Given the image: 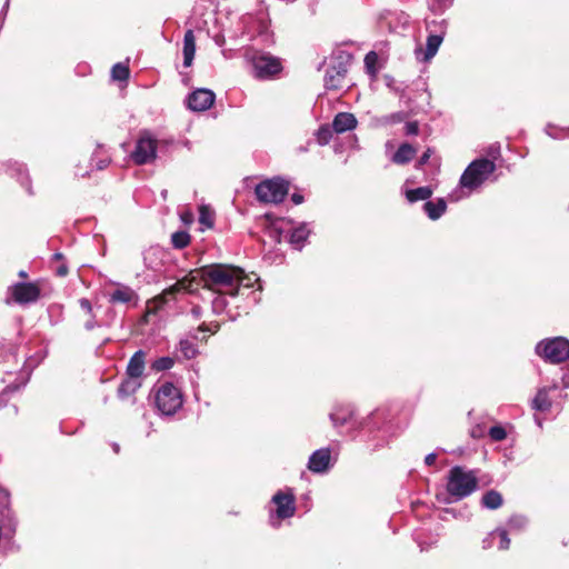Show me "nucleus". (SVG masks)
Instances as JSON below:
<instances>
[{
  "mask_svg": "<svg viewBox=\"0 0 569 569\" xmlns=\"http://www.w3.org/2000/svg\"><path fill=\"white\" fill-rule=\"evenodd\" d=\"M271 237L279 243L281 241V231L279 229H274L271 231Z\"/></svg>",
  "mask_w": 569,
  "mask_h": 569,
  "instance_id": "nucleus-49",
  "label": "nucleus"
},
{
  "mask_svg": "<svg viewBox=\"0 0 569 569\" xmlns=\"http://www.w3.org/2000/svg\"><path fill=\"white\" fill-rule=\"evenodd\" d=\"M11 298L19 305L36 302L41 295L40 287L36 282H18L10 287Z\"/></svg>",
  "mask_w": 569,
  "mask_h": 569,
  "instance_id": "nucleus-10",
  "label": "nucleus"
},
{
  "mask_svg": "<svg viewBox=\"0 0 569 569\" xmlns=\"http://www.w3.org/2000/svg\"><path fill=\"white\" fill-rule=\"evenodd\" d=\"M550 389L551 388L545 387L538 390V392L536 393L535 398L531 401V408L533 410L541 412L550 410L552 406V402L549 397Z\"/></svg>",
  "mask_w": 569,
  "mask_h": 569,
  "instance_id": "nucleus-21",
  "label": "nucleus"
},
{
  "mask_svg": "<svg viewBox=\"0 0 569 569\" xmlns=\"http://www.w3.org/2000/svg\"><path fill=\"white\" fill-rule=\"evenodd\" d=\"M498 536L500 538L499 549L500 550H508L510 548V539L508 536V531L502 528H498L495 531L489 533V538H493V536Z\"/></svg>",
  "mask_w": 569,
  "mask_h": 569,
  "instance_id": "nucleus-32",
  "label": "nucleus"
},
{
  "mask_svg": "<svg viewBox=\"0 0 569 569\" xmlns=\"http://www.w3.org/2000/svg\"><path fill=\"white\" fill-rule=\"evenodd\" d=\"M406 134L417 136L419 133V124L417 121L407 122L405 126Z\"/></svg>",
  "mask_w": 569,
  "mask_h": 569,
  "instance_id": "nucleus-39",
  "label": "nucleus"
},
{
  "mask_svg": "<svg viewBox=\"0 0 569 569\" xmlns=\"http://www.w3.org/2000/svg\"><path fill=\"white\" fill-rule=\"evenodd\" d=\"M481 505L489 510L499 509L503 505L502 495L495 489L488 490L481 498Z\"/></svg>",
  "mask_w": 569,
  "mask_h": 569,
  "instance_id": "nucleus-24",
  "label": "nucleus"
},
{
  "mask_svg": "<svg viewBox=\"0 0 569 569\" xmlns=\"http://www.w3.org/2000/svg\"><path fill=\"white\" fill-rule=\"evenodd\" d=\"M199 222L207 228H212L214 224V214L208 206H201L199 208Z\"/></svg>",
  "mask_w": 569,
  "mask_h": 569,
  "instance_id": "nucleus-30",
  "label": "nucleus"
},
{
  "mask_svg": "<svg viewBox=\"0 0 569 569\" xmlns=\"http://www.w3.org/2000/svg\"><path fill=\"white\" fill-rule=\"evenodd\" d=\"M198 331H201V332L211 331V327L209 325H207L206 322H203L198 327Z\"/></svg>",
  "mask_w": 569,
  "mask_h": 569,
  "instance_id": "nucleus-51",
  "label": "nucleus"
},
{
  "mask_svg": "<svg viewBox=\"0 0 569 569\" xmlns=\"http://www.w3.org/2000/svg\"><path fill=\"white\" fill-rule=\"evenodd\" d=\"M332 138V131L329 127H320L317 131V140L319 144H327Z\"/></svg>",
  "mask_w": 569,
  "mask_h": 569,
  "instance_id": "nucleus-36",
  "label": "nucleus"
},
{
  "mask_svg": "<svg viewBox=\"0 0 569 569\" xmlns=\"http://www.w3.org/2000/svg\"><path fill=\"white\" fill-rule=\"evenodd\" d=\"M182 53L183 67H191L196 53V38L191 29L187 30L184 33Z\"/></svg>",
  "mask_w": 569,
  "mask_h": 569,
  "instance_id": "nucleus-18",
  "label": "nucleus"
},
{
  "mask_svg": "<svg viewBox=\"0 0 569 569\" xmlns=\"http://www.w3.org/2000/svg\"><path fill=\"white\" fill-rule=\"evenodd\" d=\"M416 153L417 149L412 144L405 142L399 146L391 160L396 164H407L415 158Z\"/></svg>",
  "mask_w": 569,
  "mask_h": 569,
  "instance_id": "nucleus-20",
  "label": "nucleus"
},
{
  "mask_svg": "<svg viewBox=\"0 0 569 569\" xmlns=\"http://www.w3.org/2000/svg\"><path fill=\"white\" fill-rule=\"evenodd\" d=\"M194 276L202 283V288L212 290L219 295L234 297L244 279L241 268L231 264H208L193 271Z\"/></svg>",
  "mask_w": 569,
  "mask_h": 569,
  "instance_id": "nucleus-1",
  "label": "nucleus"
},
{
  "mask_svg": "<svg viewBox=\"0 0 569 569\" xmlns=\"http://www.w3.org/2000/svg\"><path fill=\"white\" fill-rule=\"evenodd\" d=\"M192 312L198 317L200 315V308L199 307H194L192 309Z\"/></svg>",
  "mask_w": 569,
  "mask_h": 569,
  "instance_id": "nucleus-55",
  "label": "nucleus"
},
{
  "mask_svg": "<svg viewBox=\"0 0 569 569\" xmlns=\"http://www.w3.org/2000/svg\"><path fill=\"white\" fill-rule=\"evenodd\" d=\"M536 351L546 361L560 363L569 358V341L562 337L541 341L537 345Z\"/></svg>",
  "mask_w": 569,
  "mask_h": 569,
  "instance_id": "nucleus-5",
  "label": "nucleus"
},
{
  "mask_svg": "<svg viewBox=\"0 0 569 569\" xmlns=\"http://www.w3.org/2000/svg\"><path fill=\"white\" fill-rule=\"evenodd\" d=\"M130 73H111L112 81L126 82L129 79Z\"/></svg>",
  "mask_w": 569,
  "mask_h": 569,
  "instance_id": "nucleus-44",
  "label": "nucleus"
},
{
  "mask_svg": "<svg viewBox=\"0 0 569 569\" xmlns=\"http://www.w3.org/2000/svg\"><path fill=\"white\" fill-rule=\"evenodd\" d=\"M331 461V451L329 448L316 450L309 458L308 469L316 473L325 472L329 469Z\"/></svg>",
  "mask_w": 569,
  "mask_h": 569,
  "instance_id": "nucleus-15",
  "label": "nucleus"
},
{
  "mask_svg": "<svg viewBox=\"0 0 569 569\" xmlns=\"http://www.w3.org/2000/svg\"><path fill=\"white\" fill-rule=\"evenodd\" d=\"M174 365V360L171 357H161L156 359L151 363V369L156 372L164 371L172 368Z\"/></svg>",
  "mask_w": 569,
  "mask_h": 569,
  "instance_id": "nucleus-31",
  "label": "nucleus"
},
{
  "mask_svg": "<svg viewBox=\"0 0 569 569\" xmlns=\"http://www.w3.org/2000/svg\"><path fill=\"white\" fill-rule=\"evenodd\" d=\"M200 287V280L194 276L193 271H191L188 276L178 280L176 283L164 289L162 293L156 298V301L160 303H166L167 301L174 299L178 293L188 292L194 293L198 291Z\"/></svg>",
  "mask_w": 569,
  "mask_h": 569,
  "instance_id": "nucleus-8",
  "label": "nucleus"
},
{
  "mask_svg": "<svg viewBox=\"0 0 569 569\" xmlns=\"http://www.w3.org/2000/svg\"><path fill=\"white\" fill-rule=\"evenodd\" d=\"M80 305L81 307L87 311V312H91V303L88 299H81L80 300Z\"/></svg>",
  "mask_w": 569,
  "mask_h": 569,
  "instance_id": "nucleus-48",
  "label": "nucleus"
},
{
  "mask_svg": "<svg viewBox=\"0 0 569 569\" xmlns=\"http://www.w3.org/2000/svg\"><path fill=\"white\" fill-rule=\"evenodd\" d=\"M353 54L343 47H337L329 57L328 66L332 71H347L353 67Z\"/></svg>",
  "mask_w": 569,
  "mask_h": 569,
  "instance_id": "nucleus-13",
  "label": "nucleus"
},
{
  "mask_svg": "<svg viewBox=\"0 0 569 569\" xmlns=\"http://www.w3.org/2000/svg\"><path fill=\"white\" fill-rule=\"evenodd\" d=\"M308 236L309 230L306 228V226H300L291 231L289 242L295 248L300 249L305 244Z\"/></svg>",
  "mask_w": 569,
  "mask_h": 569,
  "instance_id": "nucleus-27",
  "label": "nucleus"
},
{
  "mask_svg": "<svg viewBox=\"0 0 569 569\" xmlns=\"http://www.w3.org/2000/svg\"><path fill=\"white\" fill-rule=\"evenodd\" d=\"M477 435H478V431H472V433H471L472 437H477Z\"/></svg>",
  "mask_w": 569,
  "mask_h": 569,
  "instance_id": "nucleus-58",
  "label": "nucleus"
},
{
  "mask_svg": "<svg viewBox=\"0 0 569 569\" xmlns=\"http://www.w3.org/2000/svg\"><path fill=\"white\" fill-rule=\"evenodd\" d=\"M423 209L431 220L439 219L447 210V202L443 198L437 199L436 202L427 201Z\"/></svg>",
  "mask_w": 569,
  "mask_h": 569,
  "instance_id": "nucleus-23",
  "label": "nucleus"
},
{
  "mask_svg": "<svg viewBox=\"0 0 569 569\" xmlns=\"http://www.w3.org/2000/svg\"><path fill=\"white\" fill-rule=\"evenodd\" d=\"M273 74L274 73H262V72L256 73L257 78L260 80L271 79V76H273Z\"/></svg>",
  "mask_w": 569,
  "mask_h": 569,
  "instance_id": "nucleus-50",
  "label": "nucleus"
},
{
  "mask_svg": "<svg viewBox=\"0 0 569 569\" xmlns=\"http://www.w3.org/2000/svg\"><path fill=\"white\" fill-rule=\"evenodd\" d=\"M158 409L167 416H171L182 406L180 390L171 382L163 383L156 395Z\"/></svg>",
  "mask_w": 569,
  "mask_h": 569,
  "instance_id": "nucleus-6",
  "label": "nucleus"
},
{
  "mask_svg": "<svg viewBox=\"0 0 569 569\" xmlns=\"http://www.w3.org/2000/svg\"><path fill=\"white\" fill-rule=\"evenodd\" d=\"M242 34L247 36L249 40L256 37H264L268 34L270 19L267 13L259 12L258 14H244L240 19Z\"/></svg>",
  "mask_w": 569,
  "mask_h": 569,
  "instance_id": "nucleus-7",
  "label": "nucleus"
},
{
  "mask_svg": "<svg viewBox=\"0 0 569 569\" xmlns=\"http://www.w3.org/2000/svg\"><path fill=\"white\" fill-rule=\"evenodd\" d=\"M389 59V53L387 50H371L365 57V69L366 71H378L383 69Z\"/></svg>",
  "mask_w": 569,
  "mask_h": 569,
  "instance_id": "nucleus-16",
  "label": "nucleus"
},
{
  "mask_svg": "<svg viewBox=\"0 0 569 569\" xmlns=\"http://www.w3.org/2000/svg\"><path fill=\"white\" fill-rule=\"evenodd\" d=\"M291 200H292V202H293L295 204H300V203H302V202H303V196H302V194H300V193H293V194L291 196Z\"/></svg>",
  "mask_w": 569,
  "mask_h": 569,
  "instance_id": "nucleus-47",
  "label": "nucleus"
},
{
  "mask_svg": "<svg viewBox=\"0 0 569 569\" xmlns=\"http://www.w3.org/2000/svg\"><path fill=\"white\" fill-rule=\"evenodd\" d=\"M357 119L352 113L340 112L335 117L332 127L336 132L342 133L355 129L357 127Z\"/></svg>",
  "mask_w": 569,
  "mask_h": 569,
  "instance_id": "nucleus-19",
  "label": "nucleus"
},
{
  "mask_svg": "<svg viewBox=\"0 0 569 569\" xmlns=\"http://www.w3.org/2000/svg\"><path fill=\"white\" fill-rule=\"evenodd\" d=\"M436 460H437L436 453H429L425 458V462L427 466H433L436 463Z\"/></svg>",
  "mask_w": 569,
  "mask_h": 569,
  "instance_id": "nucleus-46",
  "label": "nucleus"
},
{
  "mask_svg": "<svg viewBox=\"0 0 569 569\" xmlns=\"http://www.w3.org/2000/svg\"><path fill=\"white\" fill-rule=\"evenodd\" d=\"M272 502L276 505V515L279 519H287L296 512V498L292 492L278 491L272 497Z\"/></svg>",
  "mask_w": 569,
  "mask_h": 569,
  "instance_id": "nucleus-12",
  "label": "nucleus"
},
{
  "mask_svg": "<svg viewBox=\"0 0 569 569\" xmlns=\"http://www.w3.org/2000/svg\"><path fill=\"white\" fill-rule=\"evenodd\" d=\"M446 488L455 500H461L477 490V475L472 470L468 471L463 467L455 466L449 470Z\"/></svg>",
  "mask_w": 569,
  "mask_h": 569,
  "instance_id": "nucleus-2",
  "label": "nucleus"
},
{
  "mask_svg": "<svg viewBox=\"0 0 569 569\" xmlns=\"http://www.w3.org/2000/svg\"><path fill=\"white\" fill-rule=\"evenodd\" d=\"M136 298L134 291L129 287H122L120 289H117L112 292L110 297V301L121 302V303H128L131 302Z\"/></svg>",
  "mask_w": 569,
  "mask_h": 569,
  "instance_id": "nucleus-28",
  "label": "nucleus"
},
{
  "mask_svg": "<svg viewBox=\"0 0 569 569\" xmlns=\"http://www.w3.org/2000/svg\"><path fill=\"white\" fill-rule=\"evenodd\" d=\"M443 33H445V31L441 30L439 33H431L428 36L426 59H430L437 53V51L443 40Z\"/></svg>",
  "mask_w": 569,
  "mask_h": 569,
  "instance_id": "nucleus-25",
  "label": "nucleus"
},
{
  "mask_svg": "<svg viewBox=\"0 0 569 569\" xmlns=\"http://www.w3.org/2000/svg\"><path fill=\"white\" fill-rule=\"evenodd\" d=\"M343 73H330L326 77L325 84L328 89H339L342 87Z\"/></svg>",
  "mask_w": 569,
  "mask_h": 569,
  "instance_id": "nucleus-35",
  "label": "nucleus"
},
{
  "mask_svg": "<svg viewBox=\"0 0 569 569\" xmlns=\"http://www.w3.org/2000/svg\"><path fill=\"white\" fill-rule=\"evenodd\" d=\"M214 102V94L207 89H198L193 91L188 98V106L194 111H204L209 109Z\"/></svg>",
  "mask_w": 569,
  "mask_h": 569,
  "instance_id": "nucleus-14",
  "label": "nucleus"
},
{
  "mask_svg": "<svg viewBox=\"0 0 569 569\" xmlns=\"http://www.w3.org/2000/svg\"><path fill=\"white\" fill-rule=\"evenodd\" d=\"M180 219L184 224H191L193 222V213L190 210H186L180 213Z\"/></svg>",
  "mask_w": 569,
  "mask_h": 569,
  "instance_id": "nucleus-43",
  "label": "nucleus"
},
{
  "mask_svg": "<svg viewBox=\"0 0 569 569\" xmlns=\"http://www.w3.org/2000/svg\"><path fill=\"white\" fill-rule=\"evenodd\" d=\"M432 196V189L430 187H419L406 191V198L409 202H416L419 200H428Z\"/></svg>",
  "mask_w": 569,
  "mask_h": 569,
  "instance_id": "nucleus-26",
  "label": "nucleus"
},
{
  "mask_svg": "<svg viewBox=\"0 0 569 569\" xmlns=\"http://www.w3.org/2000/svg\"><path fill=\"white\" fill-rule=\"evenodd\" d=\"M191 237L187 231H177L171 236V244L174 249H184L190 244Z\"/></svg>",
  "mask_w": 569,
  "mask_h": 569,
  "instance_id": "nucleus-29",
  "label": "nucleus"
},
{
  "mask_svg": "<svg viewBox=\"0 0 569 569\" xmlns=\"http://www.w3.org/2000/svg\"><path fill=\"white\" fill-rule=\"evenodd\" d=\"M158 141L150 137H141L131 153L134 163L141 166L156 159Z\"/></svg>",
  "mask_w": 569,
  "mask_h": 569,
  "instance_id": "nucleus-11",
  "label": "nucleus"
},
{
  "mask_svg": "<svg viewBox=\"0 0 569 569\" xmlns=\"http://www.w3.org/2000/svg\"><path fill=\"white\" fill-rule=\"evenodd\" d=\"M209 326L211 327V331H210L211 333H216L220 329V325L218 322H211V323H209Z\"/></svg>",
  "mask_w": 569,
  "mask_h": 569,
  "instance_id": "nucleus-52",
  "label": "nucleus"
},
{
  "mask_svg": "<svg viewBox=\"0 0 569 569\" xmlns=\"http://www.w3.org/2000/svg\"><path fill=\"white\" fill-rule=\"evenodd\" d=\"M110 71H130L129 59L114 63Z\"/></svg>",
  "mask_w": 569,
  "mask_h": 569,
  "instance_id": "nucleus-41",
  "label": "nucleus"
},
{
  "mask_svg": "<svg viewBox=\"0 0 569 569\" xmlns=\"http://www.w3.org/2000/svg\"><path fill=\"white\" fill-rule=\"evenodd\" d=\"M496 170L493 161L481 158L473 160L460 177V186L473 190L480 187Z\"/></svg>",
  "mask_w": 569,
  "mask_h": 569,
  "instance_id": "nucleus-3",
  "label": "nucleus"
},
{
  "mask_svg": "<svg viewBox=\"0 0 569 569\" xmlns=\"http://www.w3.org/2000/svg\"><path fill=\"white\" fill-rule=\"evenodd\" d=\"M63 259V254L60 252H57L52 256V260L54 261H61Z\"/></svg>",
  "mask_w": 569,
  "mask_h": 569,
  "instance_id": "nucleus-53",
  "label": "nucleus"
},
{
  "mask_svg": "<svg viewBox=\"0 0 569 569\" xmlns=\"http://www.w3.org/2000/svg\"><path fill=\"white\" fill-rule=\"evenodd\" d=\"M18 276H19L20 278H27V277H28L27 272H26V271H23V270L19 271Z\"/></svg>",
  "mask_w": 569,
  "mask_h": 569,
  "instance_id": "nucleus-54",
  "label": "nucleus"
},
{
  "mask_svg": "<svg viewBox=\"0 0 569 569\" xmlns=\"http://www.w3.org/2000/svg\"><path fill=\"white\" fill-rule=\"evenodd\" d=\"M477 435H478V431H472V433H471L472 437H477Z\"/></svg>",
  "mask_w": 569,
  "mask_h": 569,
  "instance_id": "nucleus-57",
  "label": "nucleus"
},
{
  "mask_svg": "<svg viewBox=\"0 0 569 569\" xmlns=\"http://www.w3.org/2000/svg\"><path fill=\"white\" fill-rule=\"evenodd\" d=\"M406 119V114L403 112H396L391 113L390 116L386 117V121L388 123H399L402 122Z\"/></svg>",
  "mask_w": 569,
  "mask_h": 569,
  "instance_id": "nucleus-40",
  "label": "nucleus"
},
{
  "mask_svg": "<svg viewBox=\"0 0 569 569\" xmlns=\"http://www.w3.org/2000/svg\"><path fill=\"white\" fill-rule=\"evenodd\" d=\"M141 387L139 378L128 377L124 379L118 388V396L121 399H128L132 397L137 390Z\"/></svg>",
  "mask_w": 569,
  "mask_h": 569,
  "instance_id": "nucleus-22",
  "label": "nucleus"
},
{
  "mask_svg": "<svg viewBox=\"0 0 569 569\" xmlns=\"http://www.w3.org/2000/svg\"><path fill=\"white\" fill-rule=\"evenodd\" d=\"M180 351L187 359H193L198 353L196 346L187 339L180 341Z\"/></svg>",
  "mask_w": 569,
  "mask_h": 569,
  "instance_id": "nucleus-33",
  "label": "nucleus"
},
{
  "mask_svg": "<svg viewBox=\"0 0 569 569\" xmlns=\"http://www.w3.org/2000/svg\"><path fill=\"white\" fill-rule=\"evenodd\" d=\"M69 273V268L66 263H61L56 269V274L58 277H66Z\"/></svg>",
  "mask_w": 569,
  "mask_h": 569,
  "instance_id": "nucleus-45",
  "label": "nucleus"
},
{
  "mask_svg": "<svg viewBox=\"0 0 569 569\" xmlns=\"http://www.w3.org/2000/svg\"><path fill=\"white\" fill-rule=\"evenodd\" d=\"M431 23H433V24H435V23H436V21L428 22V23H427V27H428V28H430V24H431Z\"/></svg>",
  "mask_w": 569,
  "mask_h": 569,
  "instance_id": "nucleus-59",
  "label": "nucleus"
},
{
  "mask_svg": "<svg viewBox=\"0 0 569 569\" xmlns=\"http://www.w3.org/2000/svg\"><path fill=\"white\" fill-rule=\"evenodd\" d=\"M289 192V182L282 178L266 179L254 189L257 199L263 203H280Z\"/></svg>",
  "mask_w": 569,
  "mask_h": 569,
  "instance_id": "nucleus-4",
  "label": "nucleus"
},
{
  "mask_svg": "<svg viewBox=\"0 0 569 569\" xmlns=\"http://www.w3.org/2000/svg\"><path fill=\"white\" fill-rule=\"evenodd\" d=\"M447 7L448 4L446 3L445 0H431V2L429 3V9L433 13H442Z\"/></svg>",
  "mask_w": 569,
  "mask_h": 569,
  "instance_id": "nucleus-38",
  "label": "nucleus"
},
{
  "mask_svg": "<svg viewBox=\"0 0 569 569\" xmlns=\"http://www.w3.org/2000/svg\"><path fill=\"white\" fill-rule=\"evenodd\" d=\"M246 59L251 62L254 71H282L283 66L280 58L270 53L259 52L252 49L246 51Z\"/></svg>",
  "mask_w": 569,
  "mask_h": 569,
  "instance_id": "nucleus-9",
  "label": "nucleus"
},
{
  "mask_svg": "<svg viewBox=\"0 0 569 569\" xmlns=\"http://www.w3.org/2000/svg\"><path fill=\"white\" fill-rule=\"evenodd\" d=\"M331 420L333 421V423H337V419H336V416L335 415H331Z\"/></svg>",
  "mask_w": 569,
  "mask_h": 569,
  "instance_id": "nucleus-56",
  "label": "nucleus"
},
{
  "mask_svg": "<svg viewBox=\"0 0 569 569\" xmlns=\"http://www.w3.org/2000/svg\"><path fill=\"white\" fill-rule=\"evenodd\" d=\"M489 436L493 441H502L507 438V431L502 426H493L489 429Z\"/></svg>",
  "mask_w": 569,
  "mask_h": 569,
  "instance_id": "nucleus-37",
  "label": "nucleus"
},
{
  "mask_svg": "<svg viewBox=\"0 0 569 569\" xmlns=\"http://www.w3.org/2000/svg\"><path fill=\"white\" fill-rule=\"evenodd\" d=\"M146 366V352L142 350L136 351L127 366V376L132 378H140L143 373Z\"/></svg>",
  "mask_w": 569,
  "mask_h": 569,
  "instance_id": "nucleus-17",
  "label": "nucleus"
},
{
  "mask_svg": "<svg viewBox=\"0 0 569 569\" xmlns=\"http://www.w3.org/2000/svg\"><path fill=\"white\" fill-rule=\"evenodd\" d=\"M526 523L527 519L520 515H513L507 521V526L510 530H522Z\"/></svg>",
  "mask_w": 569,
  "mask_h": 569,
  "instance_id": "nucleus-34",
  "label": "nucleus"
},
{
  "mask_svg": "<svg viewBox=\"0 0 569 569\" xmlns=\"http://www.w3.org/2000/svg\"><path fill=\"white\" fill-rule=\"evenodd\" d=\"M431 154H432V149H431V148H428V149H427V150L421 154L420 159L418 160L417 167L419 168V167H421V166H425V164L429 161V159H430Z\"/></svg>",
  "mask_w": 569,
  "mask_h": 569,
  "instance_id": "nucleus-42",
  "label": "nucleus"
}]
</instances>
